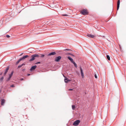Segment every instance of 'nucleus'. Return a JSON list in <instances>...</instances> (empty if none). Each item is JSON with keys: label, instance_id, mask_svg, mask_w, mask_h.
Returning a JSON list of instances; mask_svg holds the SVG:
<instances>
[{"label": "nucleus", "instance_id": "f257e3e1", "mask_svg": "<svg viewBox=\"0 0 126 126\" xmlns=\"http://www.w3.org/2000/svg\"><path fill=\"white\" fill-rule=\"evenodd\" d=\"M40 56V55L38 54H34L31 55V58L29 60V62H31L34 60L36 58H38Z\"/></svg>", "mask_w": 126, "mask_h": 126}, {"label": "nucleus", "instance_id": "f03ea898", "mask_svg": "<svg viewBox=\"0 0 126 126\" xmlns=\"http://www.w3.org/2000/svg\"><path fill=\"white\" fill-rule=\"evenodd\" d=\"M81 13L83 15H86L88 14V12L86 9H84L81 12Z\"/></svg>", "mask_w": 126, "mask_h": 126}, {"label": "nucleus", "instance_id": "7ed1b4c3", "mask_svg": "<svg viewBox=\"0 0 126 126\" xmlns=\"http://www.w3.org/2000/svg\"><path fill=\"white\" fill-rule=\"evenodd\" d=\"M80 122V121L79 120H77L73 123V125L75 126H77L79 125Z\"/></svg>", "mask_w": 126, "mask_h": 126}, {"label": "nucleus", "instance_id": "20e7f679", "mask_svg": "<svg viewBox=\"0 0 126 126\" xmlns=\"http://www.w3.org/2000/svg\"><path fill=\"white\" fill-rule=\"evenodd\" d=\"M61 58L62 57L60 56L57 57L55 58V61L57 62H59L60 61Z\"/></svg>", "mask_w": 126, "mask_h": 126}, {"label": "nucleus", "instance_id": "39448f33", "mask_svg": "<svg viewBox=\"0 0 126 126\" xmlns=\"http://www.w3.org/2000/svg\"><path fill=\"white\" fill-rule=\"evenodd\" d=\"M79 68H80V70L81 74V75L82 76V78H83L84 77V74H83V70H82V69L81 67V66H80L79 67Z\"/></svg>", "mask_w": 126, "mask_h": 126}, {"label": "nucleus", "instance_id": "423d86ee", "mask_svg": "<svg viewBox=\"0 0 126 126\" xmlns=\"http://www.w3.org/2000/svg\"><path fill=\"white\" fill-rule=\"evenodd\" d=\"M29 57V56L28 55H26L25 56H23V57L20 58V60L22 61L24 60L25 58Z\"/></svg>", "mask_w": 126, "mask_h": 126}, {"label": "nucleus", "instance_id": "0eeeda50", "mask_svg": "<svg viewBox=\"0 0 126 126\" xmlns=\"http://www.w3.org/2000/svg\"><path fill=\"white\" fill-rule=\"evenodd\" d=\"M37 67V66L36 65H35L33 66H32L30 69V70L31 71H32L34 70Z\"/></svg>", "mask_w": 126, "mask_h": 126}, {"label": "nucleus", "instance_id": "6e6552de", "mask_svg": "<svg viewBox=\"0 0 126 126\" xmlns=\"http://www.w3.org/2000/svg\"><path fill=\"white\" fill-rule=\"evenodd\" d=\"M56 54V53L55 52H52L48 54L47 56H49L51 55H55Z\"/></svg>", "mask_w": 126, "mask_h": 126}, {"label": "nucleus", "instance_id": "1a4fd4ad", "mask_svg": "<svg viewBox=\"0 0 126 126\" xmlns=\"http://www.w3.org/2000/svg\"><path fill=\"white\" fill-rule=\"evenodd\" d=\"M120 4V0H118L117 5V10H118Z\"/></svg>", "mask_w": 126, "mask_h": 126}, {"label": "nucleus", "instance_id": "9d476101", "mask_svg": "<svg viewBox=\"0 0 126 126\" xmlns=\"http://www.w3.org/2000/svg\"><path fill=\"white\" fill-rule=\"evenodd\" d=\"M70 81L71 80L68 79L67 78H66L64 79V81L65 83H67L68 82Z\"/></svg>", "mask_w": 126, "mask_h": 126}, {"label": "nucleus", "instance_id": "9b49d317", "mask_svg": "<svg viewBox=\"0 0 126 126\" xmlns=\"http://www.w3.org/2000/svg\"><path fill=\"white\" fill-rule=\"evenodd\" d=\"M67 58L69 60H70L72 63H73L74 62L73 59L72 58L68 56L67 57Z\"/></svg>", "mask_w": 126, "mask_h": 126}, {"label": "nucleus", "instance_id": "f8f14e48", "mask_svg": "<svg viewBox=\"0 0 126 126\" xmlns=\"http://www.w3.org/2000/svg\"><path fill=\"white\" fill-rule=\"evenodd\" d=\"M9 68V67L8 66L6 68V70L4 73V75L5 76L6 74L7 73Z\"/></svg>", "mask_w": 126, "mask_h": 126}, {"label": "nucleus", "instance_id": "ddd939ff", "mask_svg": "<svg viewBox=\"0 0 126 126\" xmlns=\"http://www.w3.org/2000/svg\"><path fill=\"white\" fill-rule=\"evenodd\" d=\"M87 36L88 37H90L92 38H94L95 37V36L94 35H92L91 34H87Z\"/></svg>", "mask_w": 126, "mask_h": 126}, {"label": "nucleus", "instance_id": "4468645a", "mask_svg": "<svg viewBox=\"0 0 126 126\" xmlns=\"http://www.w3.org/2000/svg\"><path fill=\"white\" fill-rule=\"evenodd\" d=\"M5 101V100L4 99H2L1 100V105H3Z\"/></svg>", "mask_w": 126, "mask_h": 126}, {"label": "nucleus", "instance_id": "2eb2a0df", "mask_svg": "<svg viewBox=\"0 0 126 126\" xmlns=\"http://www.w3.org/2000/svg\"><path fill=\"white\" fill-rule=\"evenodd\" d=\"M72 63L74 64L75 67H76V68L77 67V65L76 63L74 62Z\"/></svg>", "mask_w": 126, "mask_h": 126}, {"label": "nucleus", "instance_id": "dca6fc26", "mask_svg": "<svg viewBox=\"0 0 126 126\" xmlns=\"http://www.w3.org/2000/svg\"><path fill=\"white\" fill-rule=\"evenodd\" d=\"M13 73H14V71H13L11 72V73L9 75V77H10L11 78L12 77V75H13Z\"/></svg>", "mask_w": 126, "mask_h": 126}, {"label": "nucleus", "instance_id": "f3484780", "mask_svg": "<svg viewBox=\"0 0 126 126\" xmlns=\"http://www.w3.org/2000/svg\"><path fill=\"white\" fill-rule=\"evenodd\" d=\"M21 61L20 60V59H19V60H18V61H17L16 63V65H17L18 64V63H19V62Z\"/></svg>", "mask_w": 126, "mask_h": 126}, {"label": "nucleus", "instance_id": "a211bd4d", "mask_svg": "<svg viewBox=\"0 0 126 126\" xmlns=\"http://www.w3.org/2000/svg\"><path fill=\"white\" fill-rule=\"evenodd\" d=\"M106 57L107 59L108 60H110V56L109 55H107Z\"/></svg>", "mask_w": 126, "mask_h": 126}, {"label": "nucleus", "instance_id": "6ab92c4d", "mask_svg": "<svg viewBox=\"0 0 126 126\" xmlns=\"http://www.w3.org/2000/svg\"><path fill=\"white\" fill-rule=\"evenodd\" d=\"M72 108L73 110H74L75 108V106L74 105H72Z\"/></svg>", "mask_w": 126, "mask_h": 126}, {"label": "nucleus", "instance_id": "aec40b11", "mask_svg": "<svg viewBox=\"0 0 126 126\" xmlns=\"http://www.w3.org/2000/svg\"><path fill=\"white\" fill-rule=\"evenodd\" d=\"M4 79V77L3 76L0 79V81L1 82L2 81L3 79Z\"/></svg>", "mask_w": 126, "mask_h": 126}, {"label": "nucleus", "instance_id": "412c9836", "mask_svg": "<svg viewBox=\"0 0 126 126\" xmlns=\"http://www.w3.org/2000/svg\"><path fill=\"white\" fill-rule=\"evenodd\" d=\"M41 55L40 57L41 58H43L45 56V55L43 54H40Z\"/></svg>", "mask_w": 126, "mask_h": 126}, {"label": "nucleus", "instance_id": "4be33fe9", "mask_svg": "<svg viewBox=\"0 0 126 126\" xmlns=\"http://www.w3.org/2000/svg\"><path fill=\"white\" fill-rule=\"evenodd\" d=\"M22 65H19L18 67H17V68L18 69V68H20V67H22Z\"/></svg>", "mask_w": 126, "mask_h": 126}, {"label": "nucleus", "instance_id": "5701e85b", "mask_svg": "<svg viewBox=\"0 0 126 126\" xmlns=\"http://www.w3.org/2000/svg\"><path fill=\"white\" fill-rule=\"evenodd\" d=\"M11 78V77H9L7 79V81H8Z\"/></svg>", "mask_w": 126, "mask_h": 126}, {"label": "nucleus", "instance_id": "b1692460", "mask_svg": "<svg viewBox=\"0 0 126 126\" xmlns=\"http://www.w3.org/2000/svg\"><path fill=\"white\" fill-rule=\"evenodd\" d=\"M71 50L70 49H65L63 50L64 51H65L66 50Z\"/></svg>", "mask_w": 126, "mask_h": 126}, {"label": "nucleus", "instance_id": "393cba45", "mask_svg": "<svg viewBox=\"0 0 126 126\" xmlns=\"http://www.w3.org/2000/svg\"><path fill=\"white\" fill-rule=\"evenodd\" d=\"M71 50L70 49H65L63 50L64 51H65L66 50Z\"/></svg>", "mask_w": 126, "mask_h": 126}, {"label": "nucleus", "instance_id": "a878e982", "mask_svg": "<svg viewBox=\"0 0 126 126\" xmlns=\"http://www.w3.org/2000/svg\"><path fill=\"white\" fill-rule=\"evenodd\" d=\"M15 87V86L14 84H12V85H10V87Z\"/></svg>", "mask_w": 126, "mask_h": 126}, {"label": "nucleus", "instance_id": "bb28decb", "mask_svg": "<svg viewBox=\"0 0 126 126\" xmlns=\"http://www.w3.org/2000/svg\"><path fill=\"white\" fill-rule=\"evenodd\" d=\"M41 63V62H37L35 63V64H40Z\"/></svg>", "mask_w": 126, "mask_h": 126}, {"label": "nucleus", "instance_id": "cd10ccee", "mask_svg": "<svg viewBox=\"0 0 126 126\" xmlns=\"http://www.w3.org/2000/svg\"><path fill=\"white\" fill-rule=\"evenodd\" d=\"M94 77L95 78L97 79V75L96 74H95L94 75Z\"/></svg>", "mask_w": 126, "mask_h": 126}, {"label": "nucleus", "instance_id": "c85d7f7f", "mask_svg": "<svg viewBox=\"0 0 126 126\" xmlns=\"http://www.w3.org/2000/svg\"><path fill=\"white\" fill-rule=\"evenodd\" d=\"M6 36L7 38H9L10 37V36L8 35H6Z\"/></svg>", "mask_w": 126, "mask_h": 126}, {"label": "nucleus", "instance_id": "c756f323", "mask_svg": "<svg viewBox=\"0 0 126 126\" xmlns=\"http://www.w3.org/2000/svg\"><path fill=\"white\" fill-rule=\"evenodd\" d=\"M73 89H69L68 90L69 91H71L73 90Z\"/></svg>", "mask_w": 126, "mask_h": 126}, {"label": "nucleus", "instance_id": "7c9ffc66", "mask_svg": "<svg viewBox=\"0 0 126 126\" xmlns=\"http://www.w3.org/2000/svg\"><path fill=\"white\" fill-rule=\"evenodd\" d=\"M63 16H67L68 15L67 14H63Z\"/></svg>", "mask_w": 126, "mask_h": 126}, {"label": "nucleus", "instance_id": "2f4dec72", "mask_svg": "<svg viewBox=\"0 0 126 126\" xmlns=\"http://www.w3.org/2000/svg\"><path fill=\"white\" fill-rule=\"evenodd\" d=\"M21 65H22V66H23L24 65H25V63H23Z\"/></svg>", "mask_w": 126, "mask_h": 126}, {"label": "nucleus", "instance_id": "473e14b6", "mask_svg": "<svg viewBox=\"0 0 126 126\" xmlns=\"http://www.w3.org/2000/svg\"><path fill=\"white\" fill-rule=\"evenodd\" d=\"M25 69H25V68H24V69H23L22 70V71H23V72H24V71L25 70Z\"/></svg>", "mask_w": 126, "mask_h": 126}, {"label": "nucleus", "instance_id": "72a5a7b5", "mask_svg": "<svg viewBox=\"0 0 126 126\" xmlns=\"http://www.w3.org/2000/svg\"><path fill=\"white\" fill-rule=\"evenodd\" d=\"M71 56H73V57H75L74 55L73 54H71Z\"/></svg>", "mask_w": 126, "mask_h": 126}, {"label": "nucleus", "instance_id": "f704fd0d", "mask_svg": "<svg viewBox=\"0 0 126 126\" xmlns=\"http://www.w3.org/2000/svg\"><path fill=\"white\" fill-rule=\"evenodd\" d=\"M71 54L70 53H68L67 54L71 55Z\"/></svg>", "mask_w": 126, "mask_h": 126}, {"label": "nucleus", "instance_id": "c9c22d12", "mask_svg": "<svg viewBox=\"0 0 126 126\" xmlns=\"http://www.w3.org/2000/svg\"><path fill=\"white\" fill-rule=\"evenodd\" d=\"M2 73H3L2 72H1L0 74V75H1L2 74Z\"/></svg>", "mask_w": 126, "mask_h": 126}, {"label": "nucleus", "instance_id": "e433bc0d", "mask_svg": "<svg viewBox=\"0 0 126 126\" xmlns=\"http://www.w3.org/2000/svg\"><path fill=\"white\" fill-rule=\"evenodd\" d=\"M30 74H27V75L28 76H30Z\"/></svg>", "mask_w": 126, "mask_h": 126}, {"label": "nucleus", "instance_id": "4c0bfd02", "mask_svg": "<svg viewBox=\"0 0 126 126\" xmlns=\"http://www.w3.org/2000/svg\"><path fill=\"white\" fill-rule=\"evenodd\" d=\"M23 80V78H21V79H20V80Z\"/></svg>", "mask_w": 126, "mask_h": 126}, {"label": "nucleus", "instance_id": "58836bf2", "mask_svg": "<svg viewBox=\"0 0 126 126\" xmlns=\"http://www.w3.org/2000/svg\"><path fill=\"white\" fill-rule=\"evenodd\" d=\"M23 54V53H22L20 54V56H21Z\"/></svg>", "mask_w": 126, "mask_h": 126}, {"label": "nucleus", "instance_id": "ea45409f", "mask_svg": "<svg viewBox=\"0 0 126 126\" xmlns=\"http://www.w3.org/2000/svg\"><path fill=\"white\" fill-rule=\"evenodd\" d=\"M63 77H64V78H65V76L64 75H63Z\"/></svg>", "mask_w": 126, "mask_h": 126}, {"label": "nucleus", "instance_id": "a19ab883", "mask_svg": "<svg viewBox=\"0 0 126 126\" xmlns=\"http://www.w3.org/2000/svg\"><path fill=\"white\" fill-rule=\"evenodd\" d=\"M119 47H120V49H121V47L120 46H119Z\"/></svg>", "mask_w": 126, "mask_h": 126}, {"label": "nucleus", "instance_id": "79ce46f5", "mask_svg": "<svg viewBox=\"0 0 126 126\" xmlns=\"http://www.w3.org/2000/svg\"><path fill=\"white\" fill-rule=\"evenodd\" d=\"M102 37H105V36H102Z\"/></svg>", "mask_w": 126, "mask_h": 126}, {"label": "nucleus", "instance_id": "37998d69", "mask_svg": "<svg viewBox=\"0 0 126 126\" xmlns=\"http://www.w3.org/2000/svg\"><path fill=\"white\" fill-rule=\"evenodd\" d=\"M1 91H0V92Z\"/></svg>", "mask_w": 126, "mask_h": 126}]
</instances>
